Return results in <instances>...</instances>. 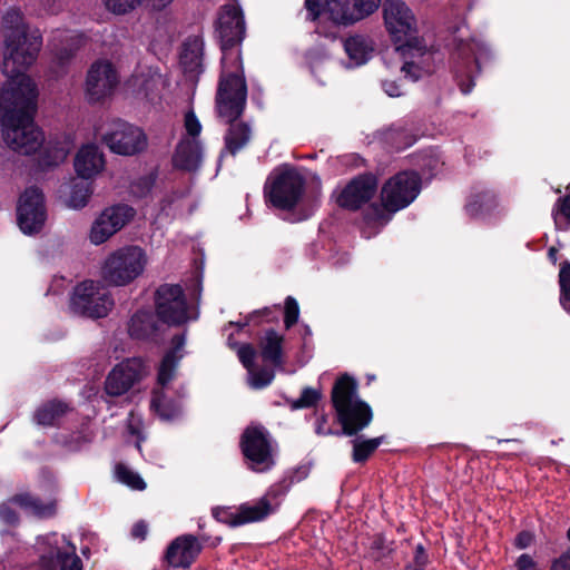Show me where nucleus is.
Segmentation results:
<instances>
[{
    "mask_svg": "<svg viewBox=\"0 0 570 570\" xmlns=\"http://www.w3.org/2000/svg\"><path fill=\"white\" fill-rule=\"evenodd\" d=\"M147 534V524L142 521L137 522L131 530V535L136 539L144 540Z\"/></svg>",
    "mask_w": 570,
    "mask_h": 570,
    "instance_id": "nucleus-53",
    "label": "nucleus"
},
{
    "mask_svg": "<svg viewBox=\"0 0 570 570\" xmlns=\"http://www.w3.org/2000/svg\"><path fill=\"white\" fill-rule=\"evenodd\" d=\"M303 191V177L296 169L288 166L274 169L265 184L267 202L279 209H292L296 206Z\"/></svg>",
    "mask_w": 570,
    "mask_h": 570,
    "instance_id": "nucleus-9",
    "label": "nucleus"
},
{
    "mask_svg": "<svg viewBox=\"0 0 570 570\" xmlns=\"http://www.w3.org/2000/svg\"><path fill=\"white\" fill-rule=\"evenodd\" d=\"M202 550L198 539L191 534L176 538L167 548L166 562L174 568H189Z\"/></svg>",
    "mask_w": 570,
    "mask_h": 570,
    "instance_id": "nucleus-28",
    "label": "nucleus"
},
{
    "mask_svg": "<svg viewBox=\"0 0 570 570\" xmlns=\"http://www.w3.org/2000/svg\"><path fill=\"white\" fill-rule=\"evenodd\" d=\"M132 207L124 204L105 208L92 222L88 238L98 246L121 230L135 216Z\"/></svg>",
    "mask_w": 570,
    "mask_h": 570,
    "instance_id": "nucleus-19",
    "label": "nucleus"
},
{
    "mask_svg": "<svg viewBox=\"0 0 570 570\" xmlns=\"http://www.w3.org/2000/svg\"><path fill=\"white\" fill-rule=\"evenodd\" d=\"M382 438H374L370 440H354L353 441V460L355 462L365 461L381 444Z\"/></svg>",
    "mask_w": 570,
    "mask_h": 570,
    "instance_id": "nucleus-41",
    "label": "nucleus"
},
{
    "mask_svg": "<svg viewBox=\"0 0 570 570\" xmlns=\"http://www.w3.org/2000/svg\"><path fill=\"white\" fill-rule=\"evenodd\" d=\"M282 343L283 336L274 331L266 333V336L261 343L262 355L266 362L278 366L282 363Z\"/></svg>",
    "mask_w": 570,
    "mask_h": 570,
    "instance_id": "nucleus-37",
    "label": "nucleus"
},
{
    "mask_svg": "<svg viewBox=\"0 0 570 570\" xmlns=\"http://www.w3.org/2000/svg\"><path fill=\"white\" fill-rule=\"evenodd\" d=\"M510 442H511V441H509V440H504V441H499V444H502V443H507V444H508V443H510Z\"/></svg>",
    "mask_w": 570,
    "mask_h": 570,
    "instance_id": "nucleus-58",
    "label": "nucleus"
},
{
    "mask_svg": "<svg viewBox=\"0 0 570 570\" xmlns=\"http://www.w3.org/2000/svg\"><path fill=\"white\" fill-rule=\"evenodd\" d=\"M47 220L45 196L37 187H28L19 197L17 223L24 235H35L42 230Z\"/></svg>",
    "mask_w": 570,
    "mask_h": 570,
    "instance_id": "nucleus-14",
    "label": "nucleus"
},
{
    "mask_svg": "<svg viewBox=\"0 0 570 570\" xmlns=\"http://www.w3.org/2000/svg\"><path fill=\"white\" fill-rule=\"evenodd\" d=\"M148 372V366L140 357L127 358L115 365L109 372L105 382V391L108 395L120 396L140 382Z\"/></svg>",
    "mask_w": 570,
    "mask_h": 570,
    "instance_id": "nucleus-21",
    "label": "nucleus"
},
{
    "mask_svg": "<svg viewBox=\"0 0 570 570\" xmlns=\"http://www.w3.org/2000/svg\"><path fill=\"white\" fill-rule=\"evenodd\" d=\"M344 48L351 66L354 67L366 63L373 53L372 42L364 36L350 37L345 40Z\"/></svg>",
    "mask_w": 570,
    "mask_h": 570,
    "instance_id": "nucleus-33",
    "label": "nucleus"
},
{
    "mask_svg": "<svg viewBox=\"0 0 570 570\" xmlns=\"http://www.w3.org/2000/svg\"><path fill=\"white\" fill-rule=\"evenodd\" d=\"M186 136L179 141L173 161L175 167L194 171L202 164V147L198 136L202 131V125L194 111H187L184 119Z\"/></svg>",
    "mask_w": 570,
    "mask_h": 570,
    "instance_id": "nucleus-18",
    "label": "nucleus"
},
{
    "mask_svg": "<svg viewBox=\"0 0 570 570\" xmlns=\"http://www.w3.org/2000/svg\"><path fill=\"white\" fill-rule=\"evenodd\" d=\"M560 283V303L562 307L570 314V263L564 262L559 273Z\"/></svg>",
    "mask_w": 570,
    "mask_h": 570,
    "instance_id": "nucleus-42",
    "label": "nucleus"
},
{
    "mask_svg": "<svg viewBox=\"0 0 570 570\" xmlns=\"http://www.w3.org/2000/svg\"><path fill=\"white\" fill-rule=\"evenodd\" d=\"M332 402L344 434L354 435L371 423L372 410L357 396L356 383L352 377L343 375L336 380Z\"/></svg>",
    "mask_w": 570,
    "mask_h": 570,
    "instance_id": "nucleus-7",
    "label": "nucleus"
},
{
    "mask_svg": "<svg viewBox=\"0 0 570 570\" xmlns=\"http://www.w3.org/2000/svg\"><path fill=\"white\" fill-rule=\"evenodd\" d=\"M0 37L2 72L7 77L2 89L24 94L22 102L32 106L35 98H38V87L26 72L38 59L42 35L28 22L20 8L11 7L0 19Z\"/></svg>",
    "mask_w": 570,
    "mask_h": 570,
    "instance_id": "nucleus-1",
    "label": "nucleus"
},
{
    "mask_svg": "<svg viewBox=\"0 0 570 570\" xmlns=\"http://www.w3.org/2000/svg\"><path fill=\"white\" fill-rule=\"evenodd\" d=\"M554 224L558 229H567L570 225V185L567 187V195L558 200L552 212Z\"/></svg>",
    "mask_w": 570,
    "mask_h": 570,
    "instance_id": "nucleus-38",
    "label": "nucleus"
},
{
    "mask_svg": "<svg viewBox=\"0 0 570 570\" xmlns=\"http://www.w3.org/2000/svg\"><path fill=\"white\" fill-rule=\"evenodd\" d=\"M141 429H142L141 416L131 412L128 417V430L132 435L137 436L136 446L138 450H140V443L144 440V436L141 435Z\"/></svg>",
    "mask_w": 570,
    "mask_h": 570,
    "instance_id": "nucleus-45",
    "label": "nucleus"
},
{
    "mask_svg": "<svg viewBox=\"0 0 570 570\" xmlns=\"http://www.w3.org/2000/svg\"><path fill=\"white\" fill-rule=\"evenodd\" d=\"M272 497H274L273 490L255 503H245L235 509H222L215 515L219 521L233 527L261 521L273 513L278 505V503H272Z\"/></svg>",
    "mask_w": 570,
    "mask_h": 570,
    "instance_id": "nucleus-22",
    "label": "nucleus"
},
{
    "mask_svg": "<svg viewBox=\"0 0 570 570\" xmlns=\"http://www.w3.org/2000/svg\"><path fill=\"white\" fill-rule=\"evenodd\" d=\"M68 39H70L72 41V48H70V49L60 48L58 50V52L56 53L58 60H67V59H69L73 55L75 50L79 46H81V43L83 41V37L81 35H79V33H72V35H70L68 37Z\"/></svg>",
    "mask_w": 570,
    "mask_h": 570,
    "instance_id": "nucleus-47",
    "label": "nucleus"
},
{
    "mask_svg": "<svg viewBox=\"0 0 570 570\" xmlns=\"http://www.w3.org/2000/svg\"><path fill=\"white\" fill-rule=\"evenodd\" d=\"M415 562L420 567L424 566L428 562V556L425 554L422 546L416 547Z\"/></svg>",
    "mask_w": 570,
    "mask_h": 570,
    "instance_id": "nucleus-54",
    "label": "nucleus"
},
{
    "mask_svg": "<svg viewBox=\"0 0 570 570\" xmlns=\"http://www.w3.org/2000/svg\"><path fill=\"white\" fill-rule=\"evenodd\" d=\"M421 179L414 171H402L385 183L381 191L383 207H371L364 217L363 234L370 238L386 225L392 215L409 206L420 194Z\"/></svg>",
    "mask_w": 570,
    "mask_h": 570,
    "instance_id": "nucleus-5",
    "label": "nucleus"
},
{
    "mask_svg": "<svg viewBox=\"0 0 570 570\" xmlns=\"http://www.w3.org/2000/svg\"><path fill=\"white\" fill-rule=\"evenodd\" d=\"M384 20L396 42V51L403 59L405 77L417 80L434 70L436 52L429 49L416 33V20L411 9L401 0H385Z\"/></svg>",
    "mask_w": 570,
    "mask_h": 570,
    "instance_id": "nucleus-3",
    "label": "nucleus"
},
{
    "mask_svg": "<svg viewBox=\"0 0 570 570\" xmlns=\"http://www.w3.org/2000/svg\"><path fill=\"white\" fill-rule=\"evenodd\" d=\"M102 141L115 154L134 156L147 148V136L137 126L125 121H114L102 135Z\"/></svg>",
    "mask_w": 570,
    "mask_h": 570,
    "instance_id": "nucleus-16",
    "label": "nucleus"
},
{
    "mask_svg": "<svg viewBox=\"0 0 570 570\" xmlns=\"http://www.w3.org/2000/svg\"><path fill=\"white\" fill-rule=\"evenodd\" d=\"M381 0H351V4L353 8V13H341L338 17L350 18V19H362L365 16L371 14L374 10L379 8Z\"/></svg>",
    "mask_w": 570,
    "mask_h": 570,
    "instance_id": "nucleus-40",
    "label": "nucleus"
},
{
    "mask_svg": "<svg viewBox=\"0 0 570 570\" xmlns=\"http://www.w3.org/2000/svg\"><path fill=\"white\" fill-rule=\"evenodd\" d=\"M145 0H102L105 8L117 16L127 14L138 7H140Z\"/></svg>",
    "mask_w": 570,
    "mask_h": 570,
    "instance_id": "nucleus-43",
    "label": "nucleus"
},
{
    "mask_svg": "<svg viewBox=\"0 0 570 570\" xmlns=\"http://www.w3.org/2000/svg\"><path fill=\"white\" fill-rule=\"evenodd\" d=\"M106 159L102 150L96 144L82 145L73 159V168L77 176L83 180H92L105 169Z\"/></svg>",
    "mask_w": 570,
    "mask_h": 570,
    "instance_id": "nucleus-25",
    "label": "nucleus"
},
{
    "mask_svg": "<svg viewBox=\"0 0 570 570\" xmlns=\"http://www.w3.org/2000/svg\"><path fill=\"white\" fill-rule=\"evenodd\" d=\"M69 406L60 401H51L39 406L35 414L33 420L41 426H53L67 414Z\"/></svg>",
    "mask_w": 570,
    "mask_h": 570,
    "instance_id": "nucleus-34",
    "label": "nucleus"
},
{
    "mask_svg": "<svg viewBox=\"0 0 570 570\" xmlns=\"http://www.w3.org/2000/svg\"><path fill=\"white\" fill-rule=\"evenodd\" d=\"M237 356L247 370V382L252 389L259 390L269 385L274 379V372L267 367H257L254 364L255 348L249 344L237 346Z\"/></svg>",
    "mask_w": 570,
    "mask_h": 570,
    "instance_id": "nucleus-29",
    "label": "nucleus"
},
{
    "mask_svg": "<svg viewBox=\"0 0 570 570\" xmlns=\"http://www.w3.org/2000/svg\"><path fill=\"white\" fill-rule=\"evenodd\" d=\"M515 570H539L538 562L529 553L520 554L514 561Z\"/></svg>",
    "mask_w": 570,
    "mask_h": 570,
    "instance_id": "nucleus-48",
    "label": "nucleus"
},
{
    "mask_svg": "<svg viewBox=\"0 0 570 570\" xmlns=\"http://www.w3.org/2000/svg\"><path fill=\"white\" fill-rule=\"evenodd\" d=\"M36 549L40 570H82L76 547L62 534L39 537Z\"/></svg>",
    "mask_w": 570,
    "mask_h": 570,
    "instance_id": "nucleus-10",
    "label": "nucleus"
},
{
    "mask_svg": "<svg viewBox=\"0 0 570 570\" xmlns=\"http://www.w3.org/2000/svg\"><path fill=\"white\" fill-rule=\"evenodd\" d=\"M250 130L243 122H233L225 135V151L235 155L249 140Z\"/></svg>",
    "mask_w": 570,
    "mask_h": 570,
    "instance_id": "nucleus-36",
    "label": "nucleus"
},
{
    "mask_svg": "<svg viewBox=\"0 0 570 570\" xmlns=\"http://www.w3.org/2000/svg\"><path fill=\"white\" fill-rule=\"evenodd\" d=\"M156 308L158 316L168 324H181L196 320L198 316L194 307H188L178 285H161L156 292Z\"/></svg>",
    "mask_w": 570,
    "mask_h": 570,
    "instance_id": "nucleus-15",
    "label": "nucleus"
},
{
    "mask_svg": "<svg viewBox=\"0 0 570 570\" xmlns=\"http://www.w3.org/2000/svg\"><path fill=\"white\" fill-rule=\"evenodd\" d=\"M185 336L177 335L171 341V347L164 355L157 373V389L150 402L151 410L164 421L176 419L181 413V402L168 387L174 379L177 365L184 356Z\"/></svg>",
    "mask_w": 570,
    "mask_h": 570,
    "instance_id": "nucleus-6",
    "label": "nucleus"
},
{
    "mask_svg": "<svg viewBox=\"0 0 570 570\" xmlns=\"http://www.w3.org/2000/svg\"><path fill=\"white\" fill-rule=\"evenodd\" d=\"M112 306L114 301L108 289L91 279L79 283L70 298V308L76 314L90 318L106 317Z\"/></svg>",
    "mask_w": 570,
    "mask_h": 570,
    "instance_id": "nucleus-12",
    "label": "nucleus"
},
{
    "mask_svg": "<svg viewBox=\"0 0 570 570\" xmlns=\"http://www.w3.org/2000/svg\"><path fill=\"white\" fill-rule=\"evenodd\" d=\"M532 542L533 535L528 531L520 532L514 539V546L520 550L529 548Z\"/></svg>",
    "mask_w": 570,
    "mask_h": 570,
    "instance_id": "nucleus-51",
    "label": "nucleus"
},
{
    "mask_svg": "<svg viewBox=\"0 0 570 570\" xmlns=\"http://www.w3.org/2000/svg\"><path fill=\"white\" fill-rule=\"evenodd\" d=\"M268 312H269V308H264V309H262V311L254 312V313L250 315V317H253V316H255V315H257V314H264V315H265V314H267Z\"/></svg>",
    "mask_w": 570,
    "mask_h": 570,
    "instance_id": "nucleus-56",
    "label": "nucleus"
},
{
    "mask_svg": "<svg viewBox=\"0 0 570 570\" xmlns=\"http://www.w3.org/2000/svg\"><path fill=\"white\" fill-rule=\"evenodd\" d=\"M299 307L298 303L292 296H288L285 301V326L292 327L298 320Z\"/></svg>",
    "mask_w": 570,
    "mask_h": 570,
    "instance_id": "nucleus-44",
    "label": "nucleus"
},
{
    "mask_svg": "<svg viewBox=\"0 0 570 570\" xmlns=\"http://www.w3.org/2000/svg\"><path fill=\"white\" fill-rule=\"evenodd\" d=\"M145 2L153 11H163L169 7L174 0H145Z\"/></svg>",
    "mask_w": 570,
    "mask_h": 570,
    "instance_id": "nucleus-52",
    "label": "nucleus"
},
{
    "mask_svg": "<svg viewBox=\"0 0 570 570\" xmlns=\"http://www.w3.org/2000/svg\"><path fill=\"white\" fill-rule=\"evenodd\" d=\"M148 263V254L142 247L126 245L108 254L101 264L100 276L109 286H127L144 274Z\"/></svg>",
    "mask_w": 570,
    "mask_h": 570,
    "instance_id": "nucleus-8",
    "label": "nucleus"
},
{
    "mask_svg": "<svg viewBox=\"0 0 570 570\" xmlns=\"http://www.w3.org/2000/svg\"><path fill=\"white\" fill-rule=\"evenodd\" d=\"M71 149V140L69 137L63 136L55 139L42 141L37 150L38 165L41 169H49L62 164Z\"/></svg>",
    "mask_w": 570,
    "mask_h": 570,
    "instance_id": "nucleus-30",
    "label": "nucleus"
},
{
    "mask_svg": "<svg viewBox=\"0 0 570 570\" xmlns=\"http://www.w3.org/2000/svg\"><path fill=\"white\" fill-rule=\"evenodd\" d=\"M321 397V393L314 389H305L302 392L301 397L296 401L295 407H308L314 405L318 399Z\"/></svg>",
    "mask_w": 570,
    "mask_h": 570,
    "instance_id": "nucleus-46",
    "label": "nucleus"
},
{
    "mask_svg": "<svg viewBox=\"0 0 570 570\" xmlns=\"http://www.w3.org/2000/svg\"><path fill=\"white\" fill-rule=\"evenodd\" d=\"M115 474L119 482L126 484L132 490H144L146 488V483L141 476L125 464H117L115 468Z\"/></svg>",
    "mask_w": 570,
    "mask_h": 570,
    "instance_id": "nucleus-39",
    "label": "nucleus"
},
{
    "mask_svg": "<svg viewBox=\"0 0 570 570\" xmlns=\"http://www.w3.org/2000/svg\"><path fill=\"white\" fill-rule=\"evenodd\" d=\"M376 185L373 176H360L342 189L336 199L337 204L348 209H357L372 198L376 190Z\"/></svg>",
    "mask_w": 570,
    "mask_h": 570,
    "instance_id": "nucleus-26",
    "label": "nucleus"
},
{
    "mask_svg": "<svg viewBox=\"0 0 570 570\" xmlns=\"http://www.w3.org/2000/svg\"><path fill=\"white\" fill-rule=\"evenodd\" d=\"M248 324V321L244 322V323H236V325L242 328L244 326H246Z\"/></svg>",
    "mask_w": 570,
    "mask_h": 570,
    "instance_id": "nucleus-57",
    "label": "nucleus"
},
{
    "mask_svg": "<svg viewBox=\"0 0 570 570\" xmlns=\"http://www.w3.org/2000/svg\"><path fill=\"white\" fill-rule=\"evenodd\" d=\"M86 442L90 441V436L87 435L86 439H85Z\"/></svg>",
    "mask_w": 570,
    "mask_h": 570,
    "instance_id": "nucleus-60",
    "label": "nucleus"
},
{
    "mask_svg": "<svg viewBox=\"0 0 570 570\" xmlns=\"http://www.w3.org/2000/svg\"><path fill=\"white\" fill-rule=\"evenodd\" d=\"M305 7L308 12V17L312 20L318 18L331 20L337 24H348L357 21V19L340 18L341 13H353L351 0H306Z\"/></svg>",
    "mask_w": 570,
    "mask_h": 570,
    "instance_id": "nucleus-27",
    "label": "nucleus"
},
{
    "mask_svg": "<svg viewBox=\"0 0 570 570\" xmlns=\"http://www.w3.org/2000/svg\"><path fill=\"white\" fill-rule=\"evenodd\" d=\"M60 194L68 208L78 210L88 204L92 187L89 183L72 178L68 184L61 186Z\"/></svg>",
    "mask_w": 570,
    "mask_h": 570,
    "instance_id": "nucleus-31",
    "label": "nucleus"
},
{
    "mask_svg": "<svg viewBox=\"0 0 570 570\" xmlns=\"http://www.w3.org/2000/svg\"><path fill=\"white\" fill-rule=\"evenodd\" d=\"M551 570H570V547L552 562Z\"/></svg>",
    "mask_w": 570,
    "mask_h": 570,
    "instance_id": "nucleus-49",
    "label": "nucleus"
},
{
    "mask_svg": "<svg viewBox=\"0 0 570 570\" xmlns=\"http://www.w3.org/2000/svg\"><path fill=\"white\" fill-rule=\"evenodd\" d=\"M460 36L455 37V51L453 59L456 63V77L461 91L466 95L473 88L472 73L474 68H479L481 62L488 58L490 50L485 43L472 39L468 41L463 39L464 27L456 30Z\"/></svg>",
    "mask_w": 570,
    "mask_h": 570,
    "instance_id": "nucleus-11",
    "label": "nucleus"
},
{
    "mask_svg": "<svg viewBox=\"0 0 570 570\" xmlns=\"http://www.w3.org/2000/svg\"><path fill=\"white\" fill-rule=\"evenodd\" d=\"M567 538H568V539H569V541H570V527H569V530H568V532H567Z\"/></svg>",
    "mask_w": 570,
    "mask_h": 570,
    "instance_id": "nucleus-59",
    "label": "nucleus"
},
{
    "mask_svg": "<svg viewBox=\"0 0 570 570\" xmlns=\"http://www.w3.org/2000/svg\"><path fill=\"white\" fill-rule=\"evenodd\" d=\"M18 509L28 515L40 519L49 518L56 513V502L53 500L41 501L27 492L19 493L0 505V520L9 525H14L19 521Z\"/></svg>",
    "mask_w": 570,
    "mask_h": 570,
    "instance_id": "nucleus-20",
    "label": "nucleus"
},
{
    "mask_svg": "<svg viewBox=\"0 0 570 570\" xmlns=\"http://www.w3.org/2000/svg\"><path fill=\"white\" fill-rule=\"evenodd\" d=\"M203 42L199 38H188L180 53V65L189 78L197 77L202 71Z\"/></svg>",
    "mask_w": 570,
    "mask_h": 570,
    "instance_id": "nucleus-32",
    "label": "nucleus"
},
{
    "mask_svg": "<svg viewBox=\"0 0 570 570\" xmlns=\"http://www.w3.org/2000/svg\"><path fill=\"white\" fill-rule=\"evenodd\" d=\"M464 209L470 217L487 220L502 215L505 206L494 190L475 188L469 195Z\"/></svg>",
    "mask_w": 570,
    "mask_h": 570,
    "instance_id": "nucleus-24",
    "label": "nucleus"
},
{
    "mask_svg": "<svg viewBox=\"0 0 570 570\" xmlns=\"http://www.w3.org/2000/svg\"><path fill=\"white\" fill-rule=\"evenodd\" d=\"M382 88L390 97H400L403 95L402 86L395 81L384 80L382 82Z\"/></svg>",
    "mask_w": 570,
    "mask_h": 570,
    "instance_id": "nucleus-50",
    "label": "nucleus"
},
{
    "mask_svg": "<svg viewBox=\"0 0 570 570\" xmlns=\"http://www.w3.org/2000/svg\"><path fill=\"white\" fill-rule=\"evenodd\" d=\"M242 449L255 472H266L275 464V448L264 428L249 426L243 434Z\"/></svg>",
    "mask_w": 570,
    "mask_h": 570,
    "instance_id": "nucleus-13",
    "label": "nucleus"
},
{
    "mask_svg": "<svg viewBox=\"0 0 570 570\" xmlns=\"http://www.w3.org/2000/svg\"><path fill=\"white\" fill-rule=\"evenodd\" d=\"M157 330V321L150 311L137 312L129 322L128 332L137 340L149 338Z\"/></svg>",
    "mask_w": 570,
    "mask_h": 570,
    "instance_id": "nucleus-35",
    "label": "nucleus"
},
{
    "mask_svg": "<svg viewBox=\"0 0 570 570\" xmlns=\"http://www.w3.org/2000/svg\"><path fill=\"white\" fill-rule=\"evenodd\" d=\"M23 98L24 94L9 90L1 96L2 136L7 146L13 151L31 155L41 146L43 132L33 121L38 98H35L32 106H24Z\"/></svg>",
    "mask_w": 570,
    "mask_h": 570,
    "instance_id": "nucleus-4",
    "label": "nucleus"
},
{
    "mask_svg": "<svg viewBox=\"0 0 570 570\" xmlns=\"http://www.w3.org/2000/svg\"><path fill=\"white\" fill-rule=\"evenodd\" d=\"M166 86L167 80L159 68L149 65H139L127 81L129 90L151 104L161 98Z\"/></svg>",
    "mask_w": 570,
    "mask_h": 570,
    "instance_id": "nucleus-23",
    "label": "nucleus"
},
{
    "mask_svg": "<svg viewBox=\"0 0 570 570\" xmlns=\"http://www.w3.org/2000/svg\"><path fill=\"white\" fill-rule=\"evenodd\" d=\"M549 257L553 263L557 262V249L554 247L549 249Z\"/></svg>",
    "mask_w": 570,
    "mask_h": 570,
    "instance_id": "nucleus-55",
    "label": "nucleus"
},
{
    "mask_svg": "<svg viewBox=\"0 0 570 570\" xmlns=\"http://www.w3.org/2000/svg\"><path fill=\"white\" fill-rule=\"evenodd\" d=\"M216 32L223 50L216 108L219 117L233 122L243 114L247 97L240 52L233 48L245 35V21L238 6L223 7L217 19Z\"/></svg>",
    "mask_w": 570,
    "mask_h": 570,
    "instance_id": "nucleus-2",
    "label": "nucleus"
},
{
    "mask_svg": "<svg viewBox=\"0 0 570 570\" xmlns=\"http://www.w3.org/2000/svg\"><path fill=\"white\" fill-rule=\"evenodd\" d=\"M119 85L115 66L106 59L95 61L88 69L85 80V95L89 102H100L109 98Z\"/></svg>",
    "mask_w": 570,
    "mask_h": 570,
    "instance_id": "nucleus-17",
    "label": "nucleus"
}]
</instances>
